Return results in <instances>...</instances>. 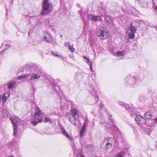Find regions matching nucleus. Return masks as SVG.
<instances>
[{
    "label": "nucleus",
    "instance_id": "nucleus-1",
    "mask_svg": "<svg viewBox=\"0 0 157 157\" xmlns=\"http://www.w3.org/2000/svg\"><path fill=\"white\" fill-rule=\"evenodd\" d=\"M52 5L48 0H43L41 14L42 15H47L52 11Z\"/></svg>",
    "mask_w": 157,
    "mask_h": 157
},
{
    "label": "nucleus",
    "instance_id": "nucleus-2",
    "mask_svg": "<svg viewBox=\"0 0 157 157\" xmlns=\"http://www.w3.org/2000/svg\"><path fill=\"white\" fill-rule=\"evenodd\" d=\"M125 83L126 85H129L131 87H134L137 86L138 81L133 76H128L125 78Z\"/></svg>",
    "mask_w": 157,
    "mask_h": 157
},
{
    "label": "nucleus",
    "instance_id": "nucleus-3",
    "mask_svg": "<svg viewBox=\"0 0 157 157\" xmlns=\"http://www.w3.org/2000/svg\"><path fill=\"white\" fill-rule=\"evenodd\" d=\"M113 139L112 138H106L101 145V147L104 150H107L112 147Z\"/></svg>",
    "mask_w": 157,
    "mask_h": 157
},
{
    "label": "nucleus",
    "instance_id": "nucleus-4",
    "mask_svg": "<svg viewBox=\"0 0 157 157\" xmlns=\"http://www.w3.org/2000/svg\"><path fill=\"white\" fill-rule=\"evenodd\" d=\"M34 70L36 71V73H34L31 75L30 78V80L31 81L40 78L41 74L42 73V69L38 66H35Z\"/></svg>",
    "mask_w": 157,
    "mask_h": 157
},
{
    "label": "nucleus",
    "instance_id": "nucleus-5",
    "mask_svg": "<svg viewBox=\"0 0 157 157\" xmlns=\"http://www.w3.org/2000/svg\"><path fill=\"white\" fill-rule=\"evenodd\" d=\"M137 26L133 22L131 23L130 26L128 28L127 33L130 38L133 39L135 37V33L136 32Z\"/></svg>",
    "mask_w": 157,
    "mask_h": 157
},
{
    "label": "nucleus",
    "instance_id": "nucleus-6",
    "mask_svg": "<svg viewBox=\"0 0 157 157\" xmlns=\"http://www.w3.org/2000/svg\"><path fill=\"white\" fill-rule=\"evenodd\" d=\"M97 34L101 39H103L107 38L109 36V32L106 29L101 28L98 31Z\"/></svg>",
    "mask_w": 157,
    "mask_h": 157
},
{
    "label": "nucleus",
    "instance_id": "nucleus-7",
    "mask_svg": "<svg viewBox=\"0 0 157 157\" xmlns=\"http://www.w3.org/2000/svg\"><path fill=\"white\" fill-rule=\"evenodd\" d=\"M89 90L90 93L94 95L95 101L96 102H98L99 100V98L98 96L96 95L97 91L96 88L92 84L90 85Z\"/></svg>",
    "mask_w": 157,
    "mask_h": 157
},
{
    "label": "nucleus",
    "instance_id": "nucleus-8",
    "mask_svg": "<svg viewBox=\"0 0 157 157\" xmlns=\"http://www.w3.org/2000/svg\"><path fill=\"white\" fill-rule=\"evenodd\" d=\"M66 118L71 122L75 125L77 126V124L75 123V121H77L78 118L76 117L72 116L71 114L69 113H67L66 115Z\"/></svg>",
    "mask_w": 157,
    "mask_h": 157
},
{
    "label": "nucleus",
    "instance_id": "nucleus-9",
    "mask_svg": "<svg viewBox=\"0 0 157 157\" xmlns=\"http://www.w3.org/2000/svg\"><path fill=\"white\" fill-rule=\"evenodd\" d=\"M105 6H103L102 4H100L98 7L97 10V11L100 14H101L100 15L102 17L103 15H105L107 14V12L105 8Z\"/></svg>",
    "mask_w": 157,
    "mask_h": 157
},
{
    "label": "nucleus",
    "instance_id": "nucleus-10",
    "mask_svg": "<svg viewBox=\"0 0 157 157\" xmlns=\"http://www.w3.org/2000/svg\"><path fill=\"white\" fill-rule=\"evenodd\" d=\"M135 121L137 123L139 124H145L146 123V120L139 115H136Z\"/></svg>",
    "mask_w": 157,
    "mask_h": 157
},
{
    "label": "nucleus",
    "instance_id": "nucleus-11",
    "mask_svg": "<svg viewBox=\"0 0 157 157\" xmlns=\"http://www.w3.org/2000/svg\"><path fill=\"white\" fill-rule=\"evenodd\" d=\"M43 112L37 106L35 107V112L34 117V119H36L39 117L43 114Z\"/></svg>",
    "mask_w": 157,
    "mask_h": 157
},
{
    "label": "nucleus",
    "instance_id": "nucleus-12",
    "mask_svg": "<svg viewBox=\"0 0 157 157\" xmlns=\"http://www.w3.org/2000/svg\"><path fill=\"white\" fill-rule=\"evenodd\" d=\"M101 15L100 16H93L92 15H89L88 16L89 19L94 21H102V19Z\"/></svg>",
    "mask_w": 157,
    "mask_h": 157
},
{
    "label": "nucleus",
    "instance_id": "nucleus-13",
    "mask_svg": "<svg viewBox=\"0 0 157 157\" xmlns=\"http://www.w3.org/2000/svg\"><path fill=\"white\" fill-rule=\"evenodd\" d=\"M60 130L63 134L64 135L68 140L70 141L73 140V138L68 134L62 126H61L60 127Z\"/></svg>",
    "mask_w": 157,
    "mask_h": 157
},
{
    "label": "nucleus",
    "instance_id": "nucleus-14",
    "mask_svg": "<svg viewBox=\"0 0 157 157\" xmlns=\"http://www.w3.org/2000/svg\"><path fill=\"white\" fill-rule=\"evenodd\" d=\"M11 122L13 124V136H16L17 134V124L15 122L14 120H13L12 119H10Z\"/></svg>",
    "mask_w": 157,
    "mask_h": 157
},
{
    "label": "nucleus",
    "instance_id": "nucleus-15",
    "mask_svg": "<svg viewBox=\"0 0 157 157\" xmlns=\"http://www.w3.org/2000/svg\"><path fill=\"white\" fill-rule=\"evenodd\" d=\"M105 126L110 133H112V132H113L116 129V126L113 124H111L110 126V125L109 124H107L105 125Z\"/></svg>",
    "mask_w": 157,
    "mask_h": 157
},
{
    "label": "nucleus",
    "instance_id": "nucleus-16",
    "mask_svg": "<svg viewBox=\"0 0 157 157\" xmlns=\"http://www.w3.org/2000/svg\"><path fill=\"white\" fill-rule=\"evenodd\" d=\"M72 116L76 117L79 118V115L77 110L74 108H72L71 110Z\"/></svg>",
    "mask_w": 157,
    "mask_h": 157
},
{
    "label": "nucleus",
    "instance_id": "nucleus-17",
    "mask_svg": "<svg viewBox=\"0 0 157 157\" xmlns=\"http://www.w3.org/2000/svg\"><path fill=\"white\" fill-rule=\"evenodd\" d=\"M43 121V117H40L37 119L32 121L31 124L34 126H36L38 123L41 122Z\"/></svg>",
    "mask_w": 157,
    "mask_h": 157
},
{
    "label": "nucleus",
    "instance_id": "nucleus-18",
    "mask_svg": "<svg viewBox=\"0 0 157 157\" xmlns=\"http://www.w3.org/2000/svg\"><path fill=\"white\" fill-rule=\"evenodd\" d=\"M118 104L120 105L123 106L125 108H126L127 109V110L128 111H129L130 109H131V108H130V109H129V106L128 105L125 104L122 102L120 101L118 103Z\"/></svg>",
    "mask_w": 157,
    "mask_h": 157
},
{
    "label": "nucleus",
    "instance_id": "nucleus-19",
    "mask_svg": "<svg viewBox=\"0 0 157 157\" xmlns=\"http://www.w3.org/2000/svg\"><path fill=\"white\" fill-rule=\"evenodd\" d=\"M125 52L124 51H118L116 52V54L117 56L120 57L121 59H122L123 57L124 56Z\"/></svg>",
    "mask_w": 157,
    "mask_h": 157
},
{
    "label": "nucleus",
    "instance_id": "nucleus-20",
    "mask_svg": "<svg viewBox=\"0 0 157 157\" xmlns=\"http://www.w3.org/2000/svg\"><path fill=\"white\" fill-rule=\"evenodd\" d=\"M86 127V124H85V123H84V126L83 128L80 131V135L81 138H82L83 136V134L85 132Z\"/></svg>",
    "mask_w": 157,
    "mask_h": 157
},
{
    "label": "nucleus",
    "instance_id": "nucleus-21",
    "mask_svg": "<svg viewBox=\"0 0 157 157\" xmlns=\"http://www.w3.org/2000/svg\"><path fill=\"white\" fill-rule=\"evenodd\" d=\"M29 76V74H25L24 75H22L18 76L17 77V78L18 79L20 80L22 79H25L26 78H27Z\"/></svg>",
    "mask_w": 157,
    "mask_h": 157
},
{
    "label": "nucleus",
    "instance_id": "nucleus-22",
    "mask_svg": "<svg viewBox=\"0 0 157 157\" xmlns=\"http://www.w3.org/2000/svg\"><path fill=\"white\" fill-rule=\"evenodd\" d=\"M145 117L147 119H150L151 118L152 115L151 112H146L144 115Z\"/></svg>",
    "mask_w": 157,
    "mask_h": 157
},
{
    "label": "nucleus",
    "instance_id": "nucleus-23",
    "mask_svg": "<svg viewBox=\"0 0 157 157\" xmlns=\"http://www.w3.org/2000/svg\"><path fill=\"white\" fill-rule=\"evenodd\" d=\"M105 16V19L106 21L108 23H111L112 21V19L111 17L109 16H107V14H106L105 15H104Z\"/></svg>",
    "mask_w": 157,
    "mask_h": 157
},
{
    "label": "nucleus",
    "instance_id": "nucleus-24",
    "mask_svg": "<svg viewBox=\"0 0 157 157\" xmlns=\"http://www.w3.org/2000/svg\"><path fill=\"white\" fill-rule=\"evenodd\" d=\"M16 82H11L8 85V88L9 89H11L13 88L15 85L16 84Z\"/></svg>",
    "mask_w": 157,
    "mask_h": 157
},
{
    "label": "nucleus",
    "instance_id": "nucleus-25",
    "mask_svg": "<svg viewBox=\"0 0 157 157\" xmlns=\"http://www.w3.org/2000/svg\"><path fill=\"white\" fill-rule=\"evenodd\" d=\"M44 122H49L50 123H52V120L49 117H45L44 120Z\"/></svg>",
    "mask_w": 157,
    "mask_h": 157
},
{
    "label": "nucleus",
    "instance_id": "nucleus-26",
    "mask_svg": "<svg viewBox=\"0 0 157 157\" xmlns=\"http://www.w3.org/2000/svg\"><path fill=\"white\" fill-rule=\"evenodd\" d=\"M2 116L4 117H8V115L6 110L4 109L2 110Z\"/></svg>",
    "mask_w": 157,
    "mask_h": 157
},
{
    "label": "nucleus",
    "instance_id": "nucleus-27",
    "mask_svg": "<svg viewBox=\"0 0 157 157\" xmlns=\"http://www.w3.org/2000/svg\"><path fill=\"white\" fill-rule=\"evenodd\" d=\"M73 44H72L68 46V49L71 51L72 52H74L75 51V49L73 47Z\"/></svg>",
    "mask_w": 157,
    "mask_h": 157
},
{
    "label": "nucleus",
    "instance_id": "nucleus-28",
    "mask_svg": "<svg viewBox=\"0 0 157 157\" xmlns=\"http://www.w3.org/2000/svg\"><path fill=\"white\" fill-rule=\"evenodd\" d=\"M124 154L123 151H121L116 155L115 157H123Z\"/></svg>",
    "mask_w": 157,
    "mask_h": 157
},
{
    "label": "nucleus",
    "instance_id": "nucleus-29",
    "mask_svg": "<svg viewBox=\"0 0 157 157\" xmlns=\"http://www.w3.org/2000/svg\"><path fill=\"white\" fill-rule=\"evenodd\" d=\"M83 58L85 59L84 61L87 63L88 64H90V63H91V62L89 61V59L87 57H86L85 56H83Z\"/></svg>",
    "mask_w": 157,
    "mask_h": 157
},
{
    "label": "nucleus",
    "instance_id": "nucleus-30",
    "mask_svg": "<svg viewBox=\"0 0 157 157\" xmlns=\"http://www.w3.org/2000/svg\"><path fill=\"white\" fill-rule=\"evenodd\" d=\"M130 108H131V109H130L129 111H128L130 113L131 115L133 117L134 115H135L136 116V115H135V112L134 111H132L133 108L132 107H129V109H130Z\"/></svg>",
    "mask_w": 157,
    "mask_h": 157
},
{
    "label": "nucleus",
    "instance_id": "nucleus-31",
    "mask_svg": "<svg viewBox=\"0 0 157 157\" xmlns=\"http://www.w3.org/2000/svg\"><path fill=\"white\" fill-rule=\"evenodd\" d=\"M2 47L3 45L4 46H5V47H6L5 48V49H4L3 50L2 52H3L6 49L9 48L10 47V45L7 44H4V43H2Z\"/></svg>",
    "mask_w": 157,
    "mask_h": 157
},
{
    "label": "nucleus",
    "instance_id": "nucleus-32",
    "mask_svg": "<svg viewBox=\"0 0 157 157\" xmlns=\"http://www.w3.org/2000/svg\"><path fill=\"white\" fill-rule=\"evenodd\" d=\"M7 98L5 95H4L2 98V102L3 103H5L6 101Z\"/></svg>",
    "mask_w": 157,
    "mask_h": 157
},
{
    "label": "nucleus",
    "instance_id": "nucleus-33",
    "mask_svg": "<svg viewBox=\"0 0 157 157\" xmlns=\"http://www.w3.org/2000/svg\"><path fill=\"white\" fill-rule=\"evenodd\" d=\"M44 39L46 40V41L48 42H51V39H48L46 36H45Z\"/></svg>",
    "mask_w": 157,
    "mask_h": 157
},
{
    "label": "nucleus",
    "instance_id": "nucleus-34",
    "mask_svg": "<svg viewBox=\"0 0 157 157\" xmlns=\"http://www.w3.org/2000/svg\"><path fill=\"white\" fill-rule=\"evenodd\" d=\"M51 54L52 55H54L56 56H59V57H62L61 56H59L56 54V52H52L51 53Z\"/></svg>",
    "mask_w": 157,
    "mask_h": 157
},
{
    "label": "nucleus",
    "instance_id": "nucleus-35",
    "mask_svg": "<svg viewBox=\"0 0 157 157\" xmlns=\"http://www.w3.org/2000/svg\"><path fill=\"white\" fill-rule=\"evenodd\" d=\"M76 157H84L81 153H79L77 155Z\"/></svg>",
    "mask_w": 157,
    "mask_h": 157
},
{
    "label": "nucleus",
    "instance_id": "nucleus-36",
    "mask_svg": "<svg viewBox=\"0 0 157 157\" xmlns=\"http://www.w3.org/2000/svg\"><path fill=\"white\" fill-rule=\"evenodd\" d=\"M72 147L73 150H74V151H75L76 150V148H75V145L74 143H73V144L72 145Z\"/></svg>",
    "mask_w": 157,
    "mask_h": 157
},
{
    "label": "nucleus",
    "instance_id": "nucleus-37",
    "mask_svg": "<svg viewBox=\"0 0 157 157\" xmlns=\"http://www.w3.org/2000/svg\"><path fill=\"white\" fill-rule=\"evenodd\" d=\"M153 8L154 10H157V6H156L154 4H153Z\"/></svg>",
    "mask_w": 157,
    "mask_h": 157
},
{
    "label": "nucleus",
    "instance_id": "nucleus-38",
    "mask_svg": "<svg viewBox=\"0 0 157 157\" xmlns=\"http://www.w3.org/2000/svg\"><path fill=\"white\" fill-rule=\"evenodd\" d=\"M89 65L90 66V68L91 69V71H93L92 63H90V64H89Z\"/></svg>",
    "mask_w": 157,
    "mask_h": 157
},
{
    "label": "nucleus",
    "instance_id": "nucleus-39",
    "mask_svg": "<svg viewBox=\"0 0 157 157\" xmlns=\"http://www.w3.org/2000/svg\"><path fill=\"white\" fill-rule=\"evenodd\" d=\"M46 78L48 80H50V81H52L53 80L52 78H51L50 76H48V77H46Z\"/></svg>",
    "mask_w": 157,
    "mask_h": 157
},
{
    "label": "nucleus",
    "instance_id": "nucleus-40",
    "mask_svg": "<svg viewBox=\"0 0 157 157\" xmlns=\"http://www.w3.org/2000/svg\"><path fill=\"white\" fill-rule=\"evenodd\" d=\"M64 45L65 46H68V43H67V42H66L65 44H64Z\"/></svg>",
    "mask_w": 157,
    "mask_h": 157
},
{
    "label": "nucleus",
    "instance_id": "nucleus-41",
    "mask_svg": "<svg viewBox=\"0 0 157 157\" xmlns=\"http://www.w3.org/2000/svg\"><path fill=\"white\" fill-rule=\"evenodd\" d=\"M154 121L155 122L157 123V117L155 119Z\"/></svg>",
    "mask_w": 157,
    "mask_h": 157
},
{
    "label": "nucleus",
    "instance_id": "nucleus-42",
    "mask_svg": "<svg viewBox=\"0 0 157 157\" xmlns=\"http://www.w3.org/2000/svg\"><path fill=\"white\" fill-rule=\"evenodd\" d=\"M112 53L113 55H114L115 54V53H113V52H112Z\"/></svg>",
    "mask_w": 157,
    "mask_h": 157
},
{
    "label": "nucleus",
    "instance_id": "nucleus-43",
    "mask_svg": "<svg viewBox=\"0 0 157 157\" xmlns=\"http://www.w3.org/2000/svg\"><path fill=\"white\" fill-rule=\"evenodd\" d=\"M2 53V52L1 53V52H0V54H1Z\"/></svg>",
    "mask_w": 157,
    "mask_h": 157
},
{
    "label": "nucleus",
    "instance_id": "nucleus-44",
    "mask_svg": "<svg viewBox=\"0 0 157 157\" xmlns=\"http://www.w3.org/2000/svg\"><path fill=\"white\" fill-rule=\"evenodd\" d=\"M156 149H157V145H156Z\"/></svg>",
    "mask_w": 157,
    "mask_h": 157
}]
</instances>
